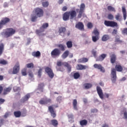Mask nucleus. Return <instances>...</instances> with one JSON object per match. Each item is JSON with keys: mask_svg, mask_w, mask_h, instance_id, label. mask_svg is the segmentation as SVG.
<instances>
[{"mask_svg": "<svg viewBox=\"0 0 127 127\" xmlns=\"http://www.w3.org/2000/svg\"><path fill=\"white\" fill-rule=\"evenodd\" d=\"M66 46L67 48H72L73 47V43L72 42V41H68L66 43Z\"/></svg>", "mask_w": 127, "mask_h": 127, "instance_id": "obj_33", "label": "nucleus"}, {"mask_svg": "<svg viewBox=\"0 0 127 127\" xmlns=\"http://www.w3.org/2000/svg\"><path fill=\"white\" fill-rule=\"evenodd\" d=\"M66 68H67V70L68 71V72H71V65H68V66L66 67Z\"/></svg>", "mask_w": 127, "mask_h": 127, "instance_id": "obj_63", "label": "nucleus"}, {"mask_svg": "<svg viewBox=\"0 0 127 127\" xmlns=\"http://www.w3.org/2000/svg\"><path fill=\"white\" fill-rule=\"evenodd\" d=\"M41 73H42V68H40L38 71V76L39 78L41 77Z\"/></svg>", "mask_w": 127, "mask_h": 127, "instance_id": "obj_48", "label": "nucleus"}, {"mask_svg": "<svg viewBox=\"0 0 127 127\" xmlns=\"http://www.w3.org/2000/svg\"><path fill=\"white\" fill-rule=\"evenodd\" d=\"M32 55L33 56V57H36L37 58H38V57H40V56H41V53H40V52L38 51L37 52H32Z\"/></svg>", "mask_w": 127, "mask_h": 127, "instance_id": "obj_23", "label": "nucleus"}, {"mask_svg": "<svg viewBox=\"0 0 127 127\" xmlns=\"http://www.w3.org/2000/svg\"><path fill=\"white\" fill-rule=\"evenodd\" d=\"M87 124H88V121L86 120H83L80 121V126H87Z\"/></svg>", "mask_w": 127, "mask_h": 127, "instance_id": "obj_37", "label": "nucleus"}, {"mask_svg": "<svg viewBox=\"0 0 127 127\" xmlns=\"http://www.w3.org/2000/svg\"><path fill=\"white\" fill-rule=\"evenodd\" d=\"M2 91H3V87L1 85H0V95L2 93Z\"/></svg>", "mask_w": 127, "mask_h": 127, "instance_id": "obj_57", "label": "nucleus"}, {"mask_svg": "<svg viewBox=\"0 0 127 127\" xmlns=\"http://www.w3.org/2000/svg\"><path fill=\"white\" fill-rule=\"evenodd\" d=\"M63 65H64V67H67L68 65H69L70 64H69L68 63L64 62V63H63Z\"/></svg>", "mask_w": 127, "mask_h": 127, "instance_id": "obj_56", "label": "nucleus"}, {"mask_svg": "<svg viewBox=\"0 0 127 127\" xmlns=\"http://www.w3.org/2000/svg\"><path fill=\"white\" fill-rule=\"evenodd\" d=\"M94 68L95 69H98V70H100V72L102 73H105L106 72V70L104 66H102V64H95L93 65Z\"/></svg>", "mask_w": 127, "mask_h": 127, "instance_id": "obj_9", "label": "nucleus"}, {"mask_svg": "<svg viewBox=\"0 0 127 127\" xmlns=\"http://www.w3.org/2000/svg\"><path fill=\"white\" fill-rule=\"evenodd\" d=\"M21 73L22 76H26V75H27V73H26V68H24L22 69Z\"/></svg>", "mask_w": 127, "mask_h": 127, "instance_id": "obj_45", "label": "nucleus"}, {"mask_svg": "<svg viewBox=\"0 0 127 127\" xmlns=\"http://www.w3.org/2000/svg\"><path fill=\"white\" fill-rule=\"evenodd\" d=\"M39 104L40 105H46V103H45V99H42L39 101Z\"/></svg>", "mask_w": 127, "mask_h": 127, "instance_id": "obj_46", "label": "nucleus"}, {"mask_svg": "<svg viewBox=\"0 0 127 127\" xmlns=\"http://www.w3.org/2000/svg\"><path fill=\"white\" fill-rule=\"evenodd\" d=\"M89 66L88 65H84L83 64H77L76 66L77 70H85L88 69Z\"/></svg>", "mask_w": 127, "mask_h": 127, "instance_id": "obj_18", "label": "nucleus"}, {"mask_svg": "<svg viewBox=\"0 0 127 127\" xmlns=\"http://www.w3.org/2000/svg\"><path fill=\"white\" fill-rule=\"evenodd\" d=\"M48 26H49V24H48V23H45L40 27V30H42V29H46V28H47Z\"/></svg>", "mask_w": 127, "mask_h": 127, "instance_id": "obj_35", "label": "nucleus"}, {"mask_svg": "<svg viewBox=\"0 0 127 127\" xmlns=\"http://www.w3.org/2000/svg\"><path fill=\"white\" fill-rule=\"evenodd\" d=\"M0 64H1L2 65H6V64H7V61L4 60H0Z\"/></svg>", "mask_w": 127, "mask_h": 127, "instance_id": "obj_44", "label": "nucleus"}, {"mask_svg": "<svg viewBox=\"0 0 127 127\" xmlns=\"http://www.w3.org/2000/svg\"><path fill=\"white\" fill-rule=\"evenodd\" d=\"M29 77H31V78L33 77V73H32V71L29 72Z\"/></svg>", "mask_w": 127, "mask_h": 127, "instance_id": "obj_61", "label": "nucleus"}, {"mask_svg": "<svg viewBox=\"0 0 127 127\" xmlns=\"http://www.w3.org/2000/svg\"><path fill=\"white\" fill-rule=\"evenodd\" d=\"M108 18L110 20H113V19H114V15L112 14H109L108 15Z\"/></svg>", "mask_w": 127, "mask_h": 127, "instance_id": "obj_47", "label": "nucleus"}, {"mask_svg": "<svg viewBox=\"0 0 127 127\" xmlns=\"http://www.w3.org/2000/svg\"><path fill=\"white\" fill-rule=\"evenodd\" d=\"M4 123V120H3V119H1L0 120V126H2V125H3Z\"/></svg>", "mask_w": 127, "mask_h": 127, "instance_id": "obj_59", "label": "nucleus"}, {"mask_svg": "<svg viewBox=\"0 0 127 127\" xmlns=\"http://www.w3.org/2000/svg\"><path fill=\"white\" fill-rule=\"evenodd\" d=\"M110 38V35L105 34L102 36L101 40L102 41H108Z\"/></svg>", "mask_w": 127, "mask_h": 127, "instance_id": "obj_25", "label": "nucleus"}, {"mask_svg": "<svg viewBox=\"0 0 127 127\" xmlns=\"http://www.w3.org/2000/svg\"><path fill=\"white\" fill-rule=\"evenodd\" d=\"M62 100V97L61 96H59L58 97H57V102H59V103H60V101Z\"/></svg>", "mask_w": 127, "mask_h": 127, "instance_id": "obj_58", "label": "nucleus"}, {"mask_svg": "<svg viewBox=\"0 0 127 127\" xmlns=\"http://www.w3.org/2000/svg\"><path fill=\"white\" fill-rule=\"evenodd\" d=\"M29 98H30V95L29 94H27L21 99V102L24 103L25 102H26V101H28V99H29Z\"/></svg>", "mask_w": 127, "mask_h": 127, "instance_id": "obj_24", "label": "nucleus"}, {"mask_svg": "<svg viewBox=\"0 0 127 127\" xmlns=\"http://www.w3.org/2000/svg\"><path fill=\"white\" fill-rule=\"evenodd\" d=\"M4 102H5V100L2 98H0V105H2Z\"/></svg>", "mask_w": 127, "mask_h": 127, "instance_id": "obj_55", "label": "nucleus"}, {"mask_svg": "<svg viewBox=\"0 0 127 127\" xmlns=\"http://www.w3.org/2000/svg\"><path fill=\"white\" fill-rule=\"evenodd\" d=\"M45 72H46L51 79H52L53 77H54V73H53V71L51 68H50V67L48 66L46 67L45 68Z\"/></svg>", "mask_w": 127, "mask_h": 127, "instance_id": "obj_12", "label": "nucleus"}, {"mask_svg": "<svg viewBox=\"0 0 127 127\" xmlns=\"http://www.w3.org/2000/svg\"><path fill=\"white\" fill-rule=\"evenodd\" d=\"M51 125L53 126V127H58V121L55 119L52 120L51 121Z\"/></svg>", "mask_w": 127, "mask_h": 127, "instance_id": "obj_26", "label": "nucleus"}, {"mask_svg": "<svg viewBox=\"0 0 127 127\" xmlns=\"http://www.w3.org/2000/svg\"><path fill=\"white\" fill-rule=\"evenodd\" d=\"M69 55V51H65L62 56L63 59H66Z\"/></svg>", "mask_w": 127, "mask_h": 127, "instance_id": "obj_29", "label": "nucleus"}, {"mask_svg": "<svg viewBox=\"0 0 127 127\" xmlns=\"http://www.w3.org/2000/svg\"><path fill=\"white\" fill-rule=\"evenodd\" d=\"M87 26L88 28L91 29L93 27V24L91 22H88L87 23Z\"/></svg>", "mask_w": 127, "mask_h": 127, "instance_id": "obj_50", "label": "nucleus"}, {"mask_svg": "<svg viewBox=\"0 0 127 127\" xmlns=\"http://www.w3.org/2000/svg\"><path fill=\"white\" fill-rule=\"evenodd\" d=\"M97 92L100 99H101V100H104V93H103V90H102L100 86H97Z\"/></svg>", "mask_w": 127, "mask_h": 127, "instance_id": "obj_15", "label": "nucleus"}, {"mask_svg": "<svg viewBox=\"0 0 127 127\" xmlns=\"http://www.w3.org/2000/svg\"><path fill=\"white\" fill-rule=\"evenodd\" d=\"M3 51H4V44H3V43H1L0 44V56L2 55Z\"/></svg>", "mask_w": 127, "mask_h": 127, "instance_id": "obj_28", "label": "nucleus"}, {"mask_svg": "<svg viewBox=\"0 0 127 127\" xmlns=\"http://www.w3.org/2000/svg\"><path fill=\"white\" fill-rule=\"evenodd\" d=\"M91 113L93 114L98 113V110L97 109H92L91 110Z\"/></svg>", "mask_w": 127, "mask_h": 127, "instance_id": "obj_52", "label": "nucleus"}, {"mask_svg": "<svg viewBox=\"0 0 127 127\" xmlns=\"http://www.w3.org/2000/svg\"><path fill=\"white\" fill-rule=\"evenodd\" d=\"M76 16H77V12L75 10H71L66 11L63 14V19L64 21H67L69 18L70 19L76 18Z\"/></svg>", "mask_w": 127, "mask_h": 127, "instance_id": "obj_3", "label": "nucleus"}, {"mask_svg": "<svg viewBox=\"0 0 127 127\" xmlns=\"http://www.w3.org/2000/svg\"><path fill=\"white\" fill-rule=\"evenodd\" d=\"M3 7H8V4L7 2H4L3 4Z\"/></svg>", "mask_w": 127, "mask_h": 127, "instance_id": "obj_62", "label": "nucleus"}, {"mask_svg": "<svg viewBox=\"0 0 127 127\" xmlns=\"http://www.w3.org/2000/svg\"><path fill=\"white\" fill-rule=\"evenodd\" d=\"M74 79H79L80 78V73L79 72H75L73 74Z\"/></svg>", "mask_w": 127, "mask_h": 127, "instance_id": "obj_40", "label": "nucleus"}, {"mask_svg": "<svg viewBox=\"0 0 127 127\" xmlns=\"http://www.w3.org/2000/svg\"><path fill=\"white\" fill-rule=\"evenodd\" d=\"M89 61V59L86 58H82L78 60V63H87Z\"/></svg>", "mask_w": 127, "mask_h": 127, "instance_id": "obj_22", "label": "nucleus"}, {"mask_svg": "<svg viewBox=\"0 0 127 127\" xmlns=\"http://www.w3.org/2000/svg\"><path fill=\"white\" fill-rule=\"evenodd\" d=\"M14 116L15 118H20V117H25L26 116V112H25L21 114L20 111H14Z\"/></svg>", "mask_w": 127, "mask_h": 127, "instance_id": "obj_14", "label": "nucleus"}, {"mask_svg": "<svg viewBox=\"0 0 127 127\" xmlns=\"http://www.w3.org/2000/svg\"><path fill=\"white\" fill-rule=\"evenodd\" d=\"M58 48H60L62 51H65V46L62 44H60L58 45Z\"/></svg>", "mask_w": 127, "mask_h": 127, "instance_id": "obj_41", "label": "nucleus"}, {"mask_svg": "<svg viewBox=\"0 0 127 127\" xmlns=\"http://www.w3.org/2000/svg\"><path fill=\"white\" fill-rule=\"evenodd\" d=\"M10 91H11V87H8L4 88L3 89V95H7L8 93H10Z\"/></svg>", "mask_w": 127, "mask_h": 127, "instance_id": "obj_21", "label": "nucleus"}, {"mask_svg": "<svg viewBox=\"0 0 127 127\" xmlns=\"http://www.w3.org/2000/svg\"><path fill=\"white\" fill-rule=\"evenodd\" d=\"M26 66H27V68H34V64H33V63H29V64H26Z\"/></svg>", "mask_w": 127, "mask_h": 127, "instance_id": "obj_43", "label": "nucleus"}, {"mask_svg": "<svg viewBox=\"0 0 127 127\" xmlns=\"http://www.w3.org/2000/svg\"><path fill=\"white\" fill-rule=\"evenodd\" d=\"M115 19L118 21H121L122 20V16L120 13H118L117 14L115 15Z\"/></svg>", "mask_w": 127, "mask_h": 127, "instance_id": "obj_36", "label": "nucleus"}, {"mask_svg": "<svg viewBox=\"0 0 127 127\" xmlns=\"http://www.w3.org/2000/svg\"><path fill=\"white\" fill-rule=\"evenodd\" d=\"M122 34L127 35V28H124L122 31Z\"/></svg>", "mask_w": 127, "mask_h": 127, "instance_id": "obj_49", "label": "nucleus"}, {"mask_svg": "<svg viewBox=\"0 0 127 127\" xmlns=\"http://www.w3.org/2000/svg\"><path fill=\"white\" fill-rule=\"evenodd\" d=\"M43 87H44V83H41L39 84L38 86V90L41 91L42 92H43Z\"/></svg>", "mask_w": 127, "mask_h": 127, "instance_id": "obj_31", "label": "nucleus"}, {"mask_svg": "<svg viewBox=\"0 0 127 127\" xmlns=\"http://www.w3.org/2000/svg\"><path fill=\"white\" fill-rule=\"evenodd\" d=\"M77 100L74 99L73 100L72 105H73V109L75 111H78V108H77Z\"/></svg>", "mask_w": 127, "mask_h": 127, "instance_id": "obj_30", "label": "nucleus"}, {"mask_svg": "<svg viewBox=\"0 0 127 127\" xmlns=\"http://www.w3.org/2000/svg\"><path fill=\"white\" fill-rule=\"evenodd\" d=\"M104 24L106 25V26L110 27H115V26H118V23L114 21L105 20L104 21Z\"/></svg>", "mask_w": 127, "mask_h": 127, "instance_id": "obj_8", "label": "nucleus"}, {"mask_svg": "<svg viewBox=\"0 0 127 127\" xmlns=\"http://www.w3.org/2000/svg\"><path fill=\"white\" fill-rule=\"evenodd\" d=\"M20 69V66L19 65V63L17 62L14 67H13L12 74H17L19 72Z\"/></svg>", "mask_w": 127, "mask_h": 127, "instance_id": "obj_10", "label": "nucleus"}, {"mask_svg": "<svg viewBox=\"0 0 127 127\" xmlns=\"http://www.w3.org/2000/svg\"><path fill=\"white\" fill-rule=\"evenodd\" d=\"M66 30V29L65 27H61L59 28L58 32L61 36H65Z\"/></svg>", "mask_w": 127, "mask_h": 127, "instance_id": "obj_16", "label": "nucleus"}, {"mask_svg": "<svg viewBox=\"0 0 127 127\" xmlns=\"http://www.w3.org/2000/svg\"><path fill=\"white\" fill-rule=\"evenodd\" d=\"M75 27L79 30H84V24L82 22H78L76 24Z\"/></svg>", "mask_w": 127, "mask_h": 127, "instance_id": "obj_17", "label": "nucleus"}, {"mask_svg": "<svg viewBox=\"0 0 127 127\" xmlns=\"http://www.w3.org/2000/svg\"><path fill=\"white\" fill-rule=\"evenodd\" d=\"M67 9H68V7H67V6H63L62 8L63 11H66Z\"/></svg>", "mask_w": 127, "mask_h": 127, "instance_id": "obj_54", "label": "nucleus"}, {"mask_svg": "<svg viewBox=\"0 0 127 127\" xmlns=\"http://www.w3.org/2000/svg\"><path fill=\"white\" fill-rule=\"evenodd\" d=\"M10 22V19L7 17H4L0 21V29L3 27V25Z\"/></svg>", "mask_w": 127, "mask_h": 127, "instance_id": "obj_7", "label": "nucleus"}, {"mask_svg": "<svg viewBox=\"0 0 127 127\" xmlns=\"http://www.w3.org/2000/svg\"><path fill=\"white\" fill-rule=\"evenodd\" d=\"M48 111L50 112L51 117H52V118L53 119H55V118H56V116H57V115L56 114V111H55V110H54L53 107H52L51 106H49Z\"/></svg>", "mask_w": 127, "mask_h": 127, "instance_id": "obj_13", "label": "nucleus"}, {"mask_svg": "<svg viewBox=\"0 0 127 127\" xmlns=\"http://www.w3.org/2000/svg\"><path fill=\"white\" fill-rule=\"evenodd\" d=\"M92 33L95 35L92 37V41L93 42H97L100 38V32H99L98 29H95Z\"/></svg>", "mask_w": 127, "mask_h": 127, "instance_id": "obj_5", "label": "nucleus"}, {"mask_svg": "<svg viewBox=\"0 0 127 127\" xmlns=\"http://www.w3.org/2000/svg\"><path fill=\"white\" fill-rule=\"evenodd\" d=\"M106 57H107V54H102L97 58L96 61H103Z\"/></svg>", "mask_w": 127, "mask_h": 127, "instance_id": "obj_20", "label": "nucleus"}, {"mask_svg": "<svg viewBox=\"0 0 127 127\" xmlns=\"http://www.w3.org/2000/svg\"><path fill=\"white\" fill-rule=\"evenodd\" d=\"M124 117L125 119H127V112H124Z\"/></svg>", "mask_w": 127, "mask_h": 127, "instance_id": "obj_64", "label": "nucleus"}, {"mask_svg": "<svg viewBox=\"0 0 127 127\" xmlns=\"http://www.w3.org/2000/svg\"><path fill=\"white\" fill-rule=\"evenodd\" d=\"M123 70V66L121 64H116L115 68L112 69L111 77L112 83H116V81H117V71L118 72H122Z\"/></svg>", "mask_w": 127, "mask_h": 127, "instance_id": "obj_2", "label": "nucleus"}, {"mask_svg": "<svg viewBox=\"0 0 127 127\" xmlns=\"http://www.w3.org/2000/svg\"><path fill=\"white\" fill-rule=\"evenodd\" d=\"M115 42H116V43H123V41L121 40V39H120V36L119 35H117L115 37Z\"/></svg>", "mask_w": 127, "mask_h": 127, "instance_id": "obj_34", "label": "nucleus"}, {"mask_svg": "<svg viewBox=\"0 0 127 127\" xmlns=\"http://www.w3.org/2000/svg\"><path fill=\"white\" fill-rule=\"evenodd\" d=\"M110 58L111 63L114 64L117 60V56H116L115 54H113L110 56Z\"/></svg>", "mask_w": 127, "mask_h": 127, "instance_id": "obj_19", "label": "nucleus"}, {"mask_svg": "<svg viewBox=\"0 0 127 127\" xmlns=\"http://www.w3.org/2000/svg\"><path fill=\"white\" fill-rule=\"evenodd\" d=\"M57 66H59V67H60L63 65V63L61 62H58L57 64Z\"/></svg>", "mask_w": 127, "mask_h": 127, "instance_id": "obj_53", "label": "nucleus"}, {"mask_svg": "<svg viewBox=\"0 0 127 127\" xmlns=\"http://www.w3.org/2000/svg\"><path fill=\"white\" fill-rule=\"evenodd\" d=\"M112 34H118V30L117 29H114L113 31L112 32Z\"/></svg>", "mask_w": 127, "mask_h": 127, "instance_id": "obj_60", "label": "nucleus"}, {"mask_svg": "<svg viewBox=\"0 0 127 127\" xmlns=\"http://www.w3.org/2000/svg\"><path fill=\"white\" fill-rule=\"evenodd\" d=\"M33 12L35 14L31 15V20L32 22H35L38 17H42L44 15V11L42 8L39 7L35 8L33 10Z\"/></svg>", "mask_w": 127, "mask_h": 127, "instance_id": "obj_1", "label": "nucleus"}, {"mask_svg": "<svg viewBox=\"0 0 127 127\" xmlns=\"http://www.w3.org/2000/svg\"><path fill=\"white\" fill-rule=\"evenodd\" d=\"M46 105H47V104H51L52 101L51 100V99L50 98H45V99Z\"/></svg>", "mask_w": 127, "mask_h": 127, "instance_id": "obj_42", "label": "nucleus"}, {"mask_svg": "<svg viewBox=\"0 0 127 127\" xmlns=\"http://www.w3.org/2000/svg\"><path fill=\"white\" fill-rule=\"evenodd\" d=\"M42 5L43 7H48V6L49 5V2H48V1L42 2Z\"/></svg>", "mask_w": 127, "mask_h": 127, "instance_id": "obj_39", "label": "nucleus"}, {"mask_svg": "<svg viewBox=\"0 0 127 127\" xmlns=\"http://www.w3.org/2000/svg\"><path fill=\"white\" fill-rule=\"evenodd\" d=\"M92 84L91 83H84L83 84L84 89H86V90L92 88Z\"/></svg>", "mask_w": 127, "mask_h": 127, "instance_id": "obj_32", "label": "nucleus"}, {"mask_svg": "<svg viewBox=\"0 0 127 127\" xmlns=\"http://www.w3.org/2000/svg\"><path fill=\"white\" fill-rule=\"evenodd\" d=\"M107 9L109 11H114V12H116V9L111 5L107 7Z\"/></svg>", "mask_w": 127, "mask_h": 127, "instance_id": "obj_38", "label": "nucleus"}, {"mask_svg": "<svg viewBox=\"0 0 127 127\" xmlns=\"http://www.w3.org/2000/svg\"><path fill=\"white\" fill-rule=\"evenodd\" d=\"M44 31V30H41L40 28V30H37L36 31V32L37 33V34H39V33H41V32H43Z\"/></svg>", "mask_w": 127, "mask_h": 127, "instance_id": "obj_51", "label": "nucleus"}, {"mask_svg": "<svg viewBox=\"0 0 127 127\" xmlns=\"http://www.w3.org/2000/svg\"><path fill=\"white\" fill-rule=\"evenodd\" d=\"M122 12L123 13L124 19L126 20V19H127V9H126V7H122Z\"/></svg>", "mask_w": 127, "mask_h": 127, "instance_id": "obj_27", "label": "nucleus"}, {"mask_svg": "<svg viewBox=\"0 0 127 127\" xmlns=\"http://www.w3.org/2000/svg\"><path fill=\"white\" fill-rule=\"evenodd\" d=\"M61 54V51L58 49H54L51 53V55L52 58H57V57H59Z\"/></svg>", "mask_w": 127, "mask_h": 127, "instance_id": "obj_6", "label": "nucleus"}, {"mask_svg": "<svg viewBox=\"0 0 127 127\" xmlns=\"http://www.w3.org/2000/svg\"><path fill=\"white\" fill-rule=\"evenodd\" d=\"M85 4L82 3L80 4V10L79 11V13L77 15L78 18H81L82 17V15H83V12H84V10H85Z\"/></svg>", "mask_w": 127, "mask_h": 127, "instance_id": "obj_11", "label": "nucleus"}, {"mask_svg": "<svg viewBox=\"0 0 127 127\" xmlns=\"http://www.w3.org/2000/svg\"><path fill=\"white\" fill-rule=\"evenodd\" d=\"M15 32H16L15 29L12 28H8L6 29L5 32L2 33V34L5 38H8V37H11V36L15 34Z\"/></svg>", "mask_w": 127, "mask_h": 127, "instance_id": "obj_4", "label": "nucleus"}]
</instances>
